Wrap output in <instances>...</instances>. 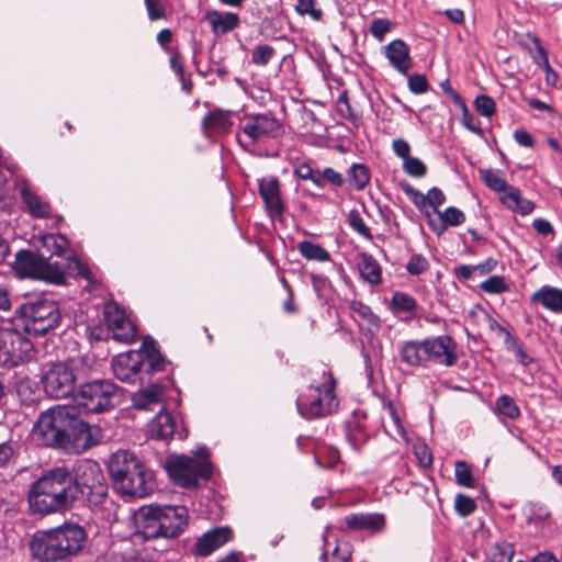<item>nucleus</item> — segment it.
Returning <instances> with one entry per match:
<instances>
[{
	"mask_svg": "<svg viewBox=\"0 0 562 562\" xmlns=\"http://www.w3.org/2000/svg\"><path fill=\"white\" fill-rule=\"evenodd\" d=\"M457 344L447 335L430 337L424 340V352L427 362L452 367L458 361Z\"/></svg>",
	"mask_w": 562,
	"mask_h": 562,
	"instance_id": "2eb2a0df",
	"label": "nucleus"
},
{
	"mask_svg": "<svg viewBox=\"0 0 562 562\" xmlns=\"http://www.w3.org/2000/svg\"><path fill=\"white\" fill-rule=\"evenodd\" d=\"M138 351L143 352L144 355V366H146V373L151 374L154 372H160L165 370L167 361L159 352L156 340H154L151 337L146 336L143 338L142 346Z\"/></svg>",
	"mask_w": 562,
	"mask_h": 562,
	"instance_id": "a878e982",
	"label": "nucleus"
},
{
	"mask_svg": "<svg viewBox=\"0 0 562 562\" xmlns=\"http://www.w3.org/2000/svg\"><path fill=\"white\" fill-rule=\"evenodd\" d=\"M276 54L272 46L268 44L257 45L251 52V61L257 66H266Z\"/></svg>",
	"mask_w": 562,
	"mask_h": 562,
	"instance_id": "a18cd8bd",
	"label": "nucleus"
},
{
	"mask_svg": "<svg viewBox=\"0 0 562 562\" xmlns=\"http://www.w3.org/2000/svg\"><path fill=\"white\" fill-rule=\"evenodd\" d=\"M159 518L158 505L142 506L134 515L137 532L146 540L164 537Z\"/></svg>",
	"mask_w": 562,
	"mask_h": 562,
	"instance_id": "a211bd4d",
	"label": "nucleus"
},
{
	"mask_svg": "<svg viewBox=\"0 0 562 562\" xmlns=\"http://www.w3.org/2000/svg\"><path fill=\"white\" fill-rule=\"evenodd\" d=\"M428 269V261L422 255H414L406 265V270L413 276H418Z\"/></svg>",
	"mask_w": 562,
	"mask_h": 562,
	"instance_id": "13d9d810",
	"label": "nucleus"
},
{
	"mask_svg": "<svg viewBox=\"0 0 562 562\" xmlns=\"http://www.w3.org/2000/svg\"><path fill=\"white\" fill-rule=\"evenodd\" d=\"M496 327L501 333L505 334L506 347L508 350H510L515 353L519 363H521L524 367H527L528 364H530L532 362V358L526 352L522 344L502 325L496 324Z\"/></svg>",
	"mask_w": 562,
	"mask_h": 562,
	"instance_id": "4c0bfd02",
	"label": "nucleus"
},
{
	"mask_svg": "<svg viewBox=\"0 0 562 562\" xmlns=\"http://www.w3.org/2000/svg\"><path fill=\"white\" fill-rule=\"evenodd\" d=\"M350 311L357 316L356 321L368 326V330L378 331L381 328V319L373 313L371 307L361 301H351Z\"/></svg>",
	"mask_w": 562,
	"mask_h": 562,
	"instance_id": "473e14b6",
	"label": "nucleus"
},
{
	"mask_svg": "<svg viewBox=\"0 0 562 562\" xmlns=\"http://www.w3.org/2000/svg\"><path fill=\"white\" fill-rule=\"evenodd\" d=\"M401 360L411 367H425L427 363L424 352V340L405 341L400 349Z\"/></svg>",
	"mask_w": 562,
	"mask_h": 562,
	"instance_id": "7c9ffc66",
	"label": "nucleus"
},
{
	"mask_svg": "<svg viewBox=\"0 0 562 562\" xmlns=\"http://www.w3.org/2000/svg\"><path fill=\"white\" fill-rule=\"evenodd\" d=\"M481 290L490 294H501L508 290V284L502 276H492L480 285Z\"/></svg>",
	"mask_w": 562,
	"mask_h": 562,
	"instance_id": "c03bdc74",
	"label": "nucleus"
},
{
	"mask_svg": "<svg viewBox=\"0 0 562 562\" xmlns=\"http://www.w3.org/2000/svg\"><path fill=\"white\" fill-rule=\"evenodd\" d=\"M348 182L357 191H362L370 182V171L363 164H352L348 169Z\"/></svg>",
	"mask_w": 562,
	"mask_h": 562,
	"instance_id": "e433bc0d",
	"label": "nucleus"
},
{
	"mask_svg": "<svg viewBox=\"0 0 562 562\" xmlns=\"http://www.w3.org/2000/svg\"><path fill=\"white\" fill-rule=\"evenodd\" d=\"M414 452L423 468H429L432 464V456L425 443L416 445Z\"/></svg>",
	"mask_w": 562,
	"mask_h": 562,
	"instance_id": "052dcab7",
	"label": "nucleus"
},
{
	"mask_svg": "<svg viewBox=\"0 0 562 562\" xmlns=\"http://www.w3.org/2000/svg\"><path fill=\"white\" fill-rule=\"evenodd\" d=\"M392 23L387 19H373L370 24V32L378 41H383L386 33L391 31Z\"/></svg>",
	"mask_w": 562,
	"mask_h": 562,
	"instance_id": "864d4df0",
	"label": "nucleus"
},
{
	"mask_svg": "<svg viewBox=\"0 0 562 562\" xmlns=\"http://www.w3.org/2000/svg\"><path fill=\"white\" fill-rule=\"evenodd\" d=\"M392 149L395 153L396 156L405 160L406 158L411 157V146L409 144L403 139V138H396L392 142Z\"/></svg>",
	"mask_w": 562,
	"mask_h": 562,
	"instance_id": "e2e57ef3",
	"label": "nucleus"
},
{
	"mask_svg": "<svg viewBox=\"0 0 562 562\" xmlns=\"http://www.w3.org/2000/svg\"><path fill=\"white\" fill-rule=\"evenodd\" d=\"M36 353L33 342L23 333L0 327V367L13 368L31 361Z\"/></svg>",
	"mask_w": 562,
	"mask_h": 562,
	"instance_id": "9d476101",
	"label": "nucleus"
},
{
	"mask_svg": "<svg viewBox=\"0 0 562 562\" xmlns=\"http://www.w3.org/2000/svg\"><path fill=\"white\" fill-rule=\"evenodd\" d=\"M358 270L361 278L371 285H379L382 282V270L379 262L372 255L361 252L358 255Z\"/></svg>",
	"mask_w": 562,
	"mask_h": 562,
	"instance_id": "c85d7f7f",
	"label": "nucleus"
},
{
	"mask_svg": "<svg viewBox=\"0 0 562 562\" xmlns=\"http://www.w3.org/2000/svg\"><path fill=\"white\" fill-rule=\"evenodd\" d=\"M403 192L409 198L412 203L422 212L426 213L425 210L427 206H430L435 213L438 214L440 212L439 207L445 203L446 196L443 192L437 188H431L427 194L422 193L408 182L402 181L400 183Z\"/></svg>",
	"mask_w": 562,
	"mask_h": 562,
	"instance_id": "aec40b11",
	"label": "nucleus"
},
{
	"mask_svg": "<svg viewBox=\"0 0 562 562\" xmlns=\"http://www.w3.org/2000/svg\"><path fill=\"white\" fill-rule=\"evenodd\" d=\"M532 42L536 45V54L532 57L535 63L542 67L548 75L553 72L549 64L547 50L540 44V40L537 36H532Z\"/></svg>",
	"mask_w": 562,
	"mask_h": 562,
	"instance_id": "5fc2aeb1",
	"label": "nucleus"
},
{
	"mask_svg": "<svg viewBox=\"0 0 562 562\" xmlns=\"http://www.w3.org/2000/svg\"><path fill=\"white\" fill-rule=\"evenodd\" d=\"M87 540L85 529L77 524L34 533L30 542L32 557L41 562H56L76 555Z\"/></svg>",
	"mask_w": 562,
	"mask_h": 562,
	"instance_id": "7ed1b4c3",
	"label": "nucleus"
},
{
	"mask_svg": "<svg viewBox=\"0 0 562 562\" xmlns=\"http://www.w3.org/2000/svg\"><path fill=\"white\" fill-rule=\"evenodd\" d=\"M106 492L99 464L83 460L78 463L75 473L65 465L45 471L32 483L27 501L33 514L49 515L67 510L76 502H98Z\"/></svg>",
	"mask_w": 562,
	"mask_h": 562,
	"instance_id": "f257e3e1",
	"label": "nucleus"
},
{
	"mask_svg": "<svg viewBox=\"0 0 562 562\" xmlns=\"http://www.w3.org/2000/svg\"><path fill=\"white\" fill-rule=\"evenodd\" d=\"M495 411L498 415L509 419H516L520 416V409L509 395H502L495 403Z\"/></svg>",
	"mask_w": 562,
	"mask_h": 562,
	"instance_id": "37998d69",
	"label": "nucleus"
},
{
	"mask_svg": "<svg viewBox=\"0 0 562 562\" xmlns=\"http://www.w3.org/2000/svg\"><path fill=\"white\" fill-rule=\"evenodd\" d=\"M108 469L114 487L122 494L144 497L155 488L154 472L130 450L112 453Z\"/></svg>",
	"mask_w": 562,
	"mask_h": 562,
	"instance_id": "20e7f679",
	"label": "nucleus"
},
{
	"mask_svg": "<svg viewBox=\"0 0 562 562\" xmlns=\"http://www.w3.org/2000/svg\"><path fill=\"white\" fill-rule=\"evenodd\" d=\"M440 87L443 90V92L452 99L454 104L459 105L462 109H465L464 101L462 100L460 94L451 87V83L448 79L443 80L440 83Z\"/></svg>",
	"mask_w": 562,
	"mask_h": 562,
	"instance_id": "0e129e2a",
	"label": "nucleus"
},
{
	"mask_svg": "<svg viewBox=\"0 0 562 562\" xmlns=\"http://www.w3.org/2000/svg\"><path fill=\"white\" fill-rule=\"evenodd\" d=\"M454 508L458 514L465 517L475 510L476 505L471 497L463 494H458L456 496Z\"/></svg>",
	"mask_w": 562,
	"mask_h": 562,
	"instance_id": "603ef678",
	"label": "nucleus"
},
{
	"mask_svg": "<svg viewBox=\"0 0 562 562\" xmlns=\"http://www.w3.org/2000/svg\"><path fill=\"white\" fill-rule=\"evenodd\" d=\"M76 361L55 362L44 371L42 383L46 394L54 398H66L76 390Z\"/></svg>",
	"mask_w": 562,
	"mask_h": 562,
	"instance_id": "9b49d317",
	"label": "nucleus"
},
{
	"mask_svg": "<svg viewBox=\"0 0 562 562\" xmlns=\"http://www.w3.org/2000/svg\"><path fill=\"white\" fill-rule=\"evenodd\" d=\"M513 555L514 547L506 541L496 542L488 550L491 562H512Z\"/></svg>",
	"mask_w": 562,
	"mask_h": 562,
	"instance_id": "79ce46f5",
	"label": "nucleus"
},
{
	"mask_svg": "<svg viewBox=\"0 0 562 562\" xmlns=\"http://www.w3.org/2000/svg\"><path fill=\"white\" fill-rule=\"evenodd\" d=\"M239 126L249 146L276 138L281 131L280 122L271 113H247Z\"/></svg>",
	"mask_w": 562,
	"mask_h": 562,
	"instance_id": "ddd939ff",
	"label": "nucleus"
},
{
	"mask_svg": "<svg viewBox=\"0 0 562 562\" xmlns=\"http://www.w3.org/2000/svg\"><path fill=\"white\" fill-rule=\"evenodd\" d=\"M161 387L153 384L149 387L139 390L133 395V405L138 409H153L160 402Z\"/></svg>",
	"mask_w": 562,
	"mask_h": 562,
	"instance_id": "72a5a7b5",
	"label": "nucleus"
},
{
	"mask_svg": "<svg viewBox=\"0 0 562 562\" xmlns=\"http://www.w3.org/2000/svg\"><path fill=\"white\" fill-rule=\"evenodd\" d=\"M323 177L324 186L328 182L336 188H341L346 182L344 176L330 167H327L323 170Z\"/></svg>",
	"mask_w": 562,
	"mask_h": 562,
	"instance_id": "680f3d73",
	"label": "nucleus"
},
{
	"mask_svg": "<svg viewBox=\"0 0 562 562\" xmlns=\"http://www.w3.org/2000/svg\"><path fill=\"white\" fill-rule=\"evenodd\" d=\"M345 529L348 530H370L379 532L385 527V518L382 514H351L342 520Z\"/></svg>",
	"mask_w": 562,
	"mask_h": 562,
	"instance_id": "5701e85b",
	"label": "nucleus"
},
{
	"mask_svg": "<svg viewBox=\"0 0 562 562\" xmlns=\"http://www.w3.org/2000/svg\"><path fill=\"white\" fill-rule=\"evenodd\" d=\"M258 190L269 216H281L285 205L281 196L279 179L274 176L260 179Z\"/></svg>",
	"mask_w": 562,
	"mask_h": 562,
	"instance_id": "f3484780",
	"label": "nucleus"
},
{
	"mask_svg": "<svg viewBox=\"0 0 562 562\" xmlns=\"http://www.w3.org/2000/svg\"><path fill=\"white\" fill-rule=\"evenodd\" d=\"M474 106L476 112L485 117H490L495 113L494 100L485 94L476 97V99L474 100Z\"/></svg>",
	"mask_w": 562,
	"mask_h": 562,
	"instance_id": "8fccbe9b",
	"label": "nucleus"
},
{
	"mask_svg": "<svg viewBox=\"0 0 562 562\" xmlns=\"http://www.w3.org/2000/svg\"><path fill=\"white\" fill-rule=\"evenodd\" d=\"M514 139L517 144L524 147H532L535 144L531 134L524 128H518L514 132Z\"/></svg>",
	"mask_w": 562,
	"mask_h": 562,
	"instance_id": "69168bd1",
	"label": "nucleus"
},
{
	"mask_svg": "<svg viewBox=\"0 0 562 562\" xmlns=\"http://www.w3.org/2000/svg\"><path fill=\"white\" fill-rule=\"evenodd\" d=\"M23 203L29 212L36 217H46L50 213V206L41 196L33 192L25 182L19 184Z\"/></svg>",
	"mask_w": 562,
	"mask_h": 562,
	"instance_id": "c756f323",
	"label": "nucleus"
},
{
	"mask_svg": "<svg viewBox=\"0 0 562 562\" xmlns=\"http://www.w3.org/2000/svg\"><path fill=\"white\" fill-rule=\"evenodd\" d=\"M531 301L541 304L553 313L562 312V290L550 285H543L531 295Z\"/></svg>",
	"mask_w": 562,
	"mask_h": 562,
	"instance_id": "cd10ccee",
	"label": "nucleus"
},
{
	"mask_svg": "<svg viewBox=\"0 0 562 562\" xmlns=\"http://www.w3.org/2000/svg\"><path fill=\"white\" fill-rule=\"evenodd\" d=\"M111 364L116 379L126 383H135L140 378L144 355L138 350H130L115 356Z\"/></svg>",
	"mask_w": 562,
	"mask_h": 562,
	"instance_id": "dca6fc26",
	"label": "nucleus"
},
{
	"mask_svg": "<svg viewBox=\"0 0 562 562\" xmlns=\"http://www.w3.org/2000/svg\"><path fill=\"white\" fill-rule=\"evenodd\" d=\"M76 407H67L65 430L63 431L60 447L69 453H81L100 442V430L91 426L76 414Z\"/></svg>",
	"mask_w": 562,
	"mask_h": 562,
	"instance_id": "1a4fd4ad",
	"label": "nucleus"
},
{
	"mask_svg": "<svg viewBox=\"0 0 562 562\" xmlns=\"http://www.w3.org/2000/svg\"><path fill=\"white\" fill-rule=\"evenodd\" d=\"M348 223L350 227L356 231L361 236H364L367 238H371V232L370 228L364 223L363 218L359 214L358 211L352 210L348 214Z\"/></svg>",
	"mask_w": 562,
	"mask_h": 562,
	"instance_id": "3c124183",
	"label": "nucleus"
},
{
	"mask_svg": "<svg viewBox=\"0 0 562 562\" xmlns=\"http://www.w3.org/2000/svg\"><path fill=\"white\" fill-rule=\"evenodd\" d=\"M234 112L214 108L202 120V127L205 133L227 134L233 126Z\"/></svg>",
	"mask_w": 562,
	"mask_h": 562,
	"instance_id": "b1692460",
	"label": "nucleus"
},
{
	"mask_svg": "<svg viewBox=\"0 0 562 562\" xmlns=\"http://www.w3.org/2000/svg\"><path fill=\"white\" fill-rule=\"evenodd\" d=\"M501 201L506 207L521 215H528L535 209V204L530 200L522 198L519 189L515 187L510 188L507 194H502Z\"/></svg>",
	"mask_w": 562,
	"mask_h": 562,
	"instance_id": "2f4dec72",
	"label": "nucleus"
},
{
	"mask_svg": "<svg viewBox=\"0 0 562 562\" xmlns=\"http://www.w3.org/2000/svg\"><path fill=\"white\" fill-rule=\"evenodd\" d=\"M301 256L307 260L325 262L330 260L329 252L318 244L308 240H302L297 244Z\"/></svg>",
	"mask_w": 562,
	"mask_h": 562,
	"instance_id": "58836bf2",
	"label": "nucleus"
},
{
	"mask_svg": "<svg viewBox=\"0 0 562 562\" xmlns=\"http://www.w3.org/2000/svg\"><path fill=\"white\" fill-rule=\"evenodd\" d=\"M233 537V532L228 527L215 528L205 532L198 539L194 551L200 557H207L220 547L228 542Z\"/></svg>",
	"mask_w": 562,
	"mask_h": 562,
	"instance_id": "4be33fe9",
	"label": "nucleus"
},
{
	"mask_svg": "<svg viewBox=\"0 0 562 562\" xmlns=\"http://www.w3.org/2000/svg\"><path fill=\"white\" fill-rule=\"evenodd\" d=\"M20 445L12 438L0 442V469H7L16 463Z\"/></svg>",
	"mask_w": 562,
	"mask_h": 562,
	"instance_id": "ea45409f",
	"label": "nucleus"
},
{
	"mask_svg": "<svg viewBox=\"0 0 562 562\" xmlns=\"http://www.w3.org/2000/svg\"><path fill=\"white\" fill-rule=\"evenodd\" d=\"M385 57L390 65L400 74L407 75L413 67V59L409 47L403 40H393L383 47Z\"/></svg>",
	"mask_w": 562,
	"mask_h": 562,
	"instance_id": "412c9836",
	"label": "nucleus"
},
{
	"mask_svg": "<svg viewBox=\"0 0 562 562\" xmlns=\"http://www.w3.org/2000/svg\"><path fill=\"white\" fill-rule=\"evenodd\" d=\"M480 175L486 187L495 192L507 194L509 189L514 188L505 180L502 170L480 169Z\"/></svg>",
	"mask_w": 562,
	"mask_h": 562,
	"instance_id": "f704fd0d",
	"label": "nucleus"
},
{
	"mask_svg": "<svg viewBox=\"0 0 562 562\" xmlns=\"http://www.w3.org/2000/svg\"><path fill=\"white\" fill-rule=\"evenodd\" d=\"M524 513L527 521L536 526L543 524L551 516L549 508L546 505L537 502L528 503L524 509Z\"/></svg>",
	"mask_w": 562,
	"mask_h": 562,
	"instance_id": "a19ab883",
	"label": "nucleus"
},
{
	"mask_svg": "<svg viewBox=\"0 0 562 562\" xmlns=\"http://www.w3.org/2000/svg\"><path fill=\"white\" fill-rule=\"evenodd\" d=\"M408 89L415 94H422L428 91L429 85L425 75L415 74L407 79Z\"/></svg>",
	"mask_w": 562,
	"mask_h": 562,
	"instance_id": "6e6d98bb",
	"label": "nucleus"
},
{
	"mask_svg": "<svg viewBox=\"0 0 562 562\" xmlns=\"http://www.w3.org/2000/svg\"><path fill=\"white\" fill-rule=\"evenodd\" d=\"M148 18L151 21L166 18L165 7L161 0H145Z\"/></svg>",
	"mask_w": 562,
	"mask_h": 562,
	"instance_id": "bf43d9fd",
	"label": "nucleus"
},
{
	"mask_svg": "<svg viewBox=\"0 0 562 562\" xmlns=\"http://www.w3.org/2000/svg\"><path fill=\"white\" fill-rule=\"evenodd\" d=\"M438 216L448 226H459V225L463 224L465 221L464 213L454 206H449L445 211L438 212Z\"/></svg>",
	"mask_w": 562,
	"mask_h": 562,
	"instance_id": "09e8293b",
	"label": "nucleus"
},
{
	"mask_svg": "<svg viewBox=\"0 0 562 562\" xmlns=\"http://www.w3.org/2000/svg\"><path fill=\"white\" fill-rule=\"evenodd\" d=\"M66 405H57L43 412L33 428V438L42 446L59 448L63 427L67 425Z\"/></svg>",
	"mask_w": 562,
	"mask_h": 562,
	"instance_id": "f8f14e48",
	"label": "nucleus"
},
{
	"mask_svg": "<svg viewBox=\"0 0 562 562\" xmlns=\"http://www.w3.org/2000/svg\"><path fill=\"white\" fill-rule=\"evenodd\" d=\"M103 316L114 340L125 344L135 340L136 325L117 303H106L103 307Z\"/></svg>",
	"mask_w": 562,
	"mask_h": 562,
	"instance_id": "4468645a",
	"label": "nucleus"
},
{
	"mask_svg": "<svg viewBox=\"0 0 562 562\" xmlns=\"http://www.w3.org/2000/svg\"><path fill=\"white\" fill-rule=\"evenodd\" d=\"M532 227L540 235H549L553 233V227L549 221L543 218H537L532 222Z\"/></svg>",
	"mask_w": 562,
	"mask_h": 562,
	"instance_id": "774afa93",
	"label": "nucleus"
},
{
	"mask_svg": "<svg viewBox=\"0 0 562 562\" xmlns=\"http://www.w3.org/2000/svg\"><path fill=\"white\" fill-rule=\"evenodd\" d=\"M158 513L165 538H175L187 527L188 509L186 507L158 505Z\"/></svg>",
	"mask_w": 562,
	"mask_h": 562,
	"instance_id": "6ab92c4d",
	"label": "nucleus"
},
{
	"mask_svg": "<svg viewBox=\"0 0 562 562\" xmlns=\"http://www.w3.org/2000/svg\"><path fill=\"white\" fill-rule=\"evenodd\" d=\"M149 432L155 439L168 440L177 434L176 420L168 412L161 411L150 422Z\"/></svg>",
	"mask_w": 562,
	"mask_h": 562,
	"instance_id": "bb28decb",
	"label": "nucleus"
},
{
	"mask_svg": "<svg viewBox=\"0 0 562 562\" xmlns=\"http://www.w3.org/2000/svg\"><path fill=\"white\" fill-rule=\"evenodd\" d=\"M117 397V386L111 380L98 379L80 384L74 400L86 413L98 414L112 409Z\"/></svg>",
	"mask_w": 562,
	"mask_h": 562,
	"instance_id": "6e6552de",
	"label": "nucleus"
},
{
	"mask_svg": "<svg viewBox=\"0 0 562 562\" xmlns=\"http://www.w3.org/2000/svg\"><path fill=\"white\" fill-rule=\"evenodd\" d=\"M42 247L38 255H27L19 259V268L25 276L44 280L54 284H63L66 273L87 277V268L76 258L69 257L65 261H50V256H61L68 248V240L64 235L47 234L41 238Z\"/></svg>",
	"mask_w": 562,
	"mask_h": 562,
	"instance_id": "f03ea898",
	"label": "nucleus"
},
{
	"mask_svg": "<svg viewBox=\"0 0 562 562\" xmlns=\"http://www.w3.org/2000/svg\"><path fill=\"white\" fill-rule=\"evenodd\" d=\"M416 307L417 302L411 294L397 291L392 295L390 308L394 314L406 313L413 318Z\"/></svg>",
	"mask_w": 562,
	"mask_h": 562,
	"instance_id": "c9c22d12",
	"label": "nucleus"
},
{
	"mask_svg": "<svg viewBox=\"0 0 562 562\" xmlns=\"http://www.w3.org/2000/svg\"><path fill=\"white\" fill-rule=\"evenodd\" d=\"M322 376V383L311 385L308 393L300 395L296 400L297 411L306 419L326 417L338 407L335 395L336 381L331 372L324 369Z\"/></svg>",
	"mask_w": 562,
	"mask_h": 562,
	"instance_id": "39448f33",
	"label": "nucleus"
},
{
	"mask_svg": "<svg viewBox=\"0 0 562 562\" xmlns=\"http://www.w3.org/2000/svg\"><path fill=\"white\" fill-rule=\"evenodd\" d=\"M456 481L464 487H473L474 481L470 467L464 461H458L454 469Z\"/></svg>",
	"mask_w": 562,
	"mask_h": 562,
	"instance_id": "de8ad7c7",
	"label": "nucleus"
},
{
	"mask_svg": "<svg viewBox=\"0 0 562 562\" xmlns=\"http://www.w3.org/2000/svg\"><path fill=\"white\" fill-rule=\"evenodd\" d=\"M296 12L300 15H311L314 20L322 18V11L315 9V0H297Z\"/></svg>",
	"mask_w": 562,
	"mask_h": 562,
	"instance_id": "4d7b16f0",
	"label": "nucleus"
},
{
	"mask_svg": "<svg viewBox=\"0 0 562 562\" xmlns=\"http://www.w3.org/2000/svg\"><path fill=\"white\" fill-rule=\"evenodd\" d=\"M16 314L22 318L24 330L38 336L56 328L61 318L57 303L46 297L25 302L19 306Z\"/></svg>",
	"mask_w": 562,
	"mask_h": 562,
	"instance_id": "423d86ee",
	"label": "nucleus"
},
{
	"mask_svg": "<svg viewBox=\"0 0 562 562\" xmlns=\"http://www.w3.org/2000/svg\"><path fill=\"white\" fill-rule=\"evenodd\" d=\"M173 482L186 488H196L213 472L212 463L202 457L170 456L165 465Z\"/></svg>",
	"mask_w": 562,
	"mask_h": 562,
	"instance_id": "0eeeda50",
	"label": "nucleus"
},
{
	"mask_svg": "<svg viewBox=\"0 0 562 562\" xmlns=\"http://www.w3.org/2000/svg\"><path fill=\"white\" fill-rule=\"evenodd\" d=\"M403 170L413 178H423L427 173V166L417 157L403 160Z\"/></svg>",
	"mask_w": 562,
	"mask_h": 562,
	"instance_id": "49530a36",
	"label": "nucleus"
},
{
	"mask_svg": "<svg viewBox=\"0 0 562 562\" xmlns=\"http://www.w3.org/2000/svg\"><path fill=\"white\" fill-rule=\"evenodd\" d=\"M462 110H463V123H464V126L468 130H470L471 132H474L476 134H481L482 133V128H481L480 124L477 123V121L474 119V116L469 113L468 108L465 106V109H462Z\"/></svg>",
	"mask_w": 562,
	"mask_h": 562,
	"instance_id": "338daca9",
	"label": "nucleus"
},
{
	"mask_svg": "<svg viewBox=\"0 0 562 562\" xmlns=\"http://www.w3.org/2000/svg\"><path fill=\"white\" fill-rule=\"evenodd\" d=\"M204 19L211 26L214 35H225L239 25V16L234 12H221L217 10L207 11Z\"/></svg>",
	"mask_w": 562,
	"mask_h": 562,
	"instance_id": "393cba45",
	"label": "nucleus"
}]
</instances>
